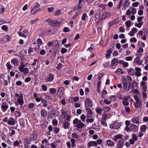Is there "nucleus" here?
Listing matches in <instances>:
<instances>
[{
	"label": "nucleus",
	"instance_id": "1",
	"mask_svg": "<svg viewBox=\"0 0 148 148\" xmlns=\"http://www.w3.org/2000/svg\"><path fill=\"white\" fill-rule=\"evenodd\" d=\"M38 137V134L36 131L34 130L33 133L30 134L28 138H25L24 141L27 144H30L32 141L35 140Z\"/></svg>",
	"mask_w": 148,
	"mask_h": 148
},
{
	"label": "nucleus",
	"instance_id": "2",
	"mask_svg": "<svg viewBox=\"0 0 148 148\" xmlns=\"http://www.w3.org/2000/svg\"><path fill=\"white\" fill-rule=\"evenodd\" d=\"M73 123L74 126L79 129H82L85 127V124L82 123L80 120L77 118H75L73 121Z\"/></svg>",
	"mask_w": 148,
	"mask_h": 148
},
{
	"label": "nucleus",
	"instance_id": "3",
	"mask_svg": "<svg viewBox=\"0 0 148 148\" xmlns=\"http://www.w3.org/2000/svg\"><path fill=\"white\" fill-rule=\"evenodd\" d=\"M45 21L48 23L49 25L53 27H57L60 23V22H58L55 21H53L50 19H46Z\"/></svg>",
	"mask_w": 148,
	"mask_h": 148
},
{
	"label": "nucleus",
	"instance_id": "4",
	"mask_svg": "<svg viewBox=\"0 0 148 148\" xmlns=\"http://www.w3.org/2000/svg\"><path fill=\"white\" fill-rule=\"evenodd\" d=\"M85 108H91L92 106V101L89 98H87L85 99Z\"/></svg>",
	"mask_w": 148,
	"mask_h": 148
},
{
	"label": "nucleus",
	"instance_id": "5",
	"mask_svg": "<svg viewBox=\"0 0 148 148\" xmlns=\"http://www.w3.org/2000/svg\"><path fill=\"white\" fill-rule=\"evenodd\" d=\"M24 103L23 96L20 95L17 99V102L15 103V105L16 106L20 105L21 106H23Z\"/></svg>",
	"mask_w": 148,
	"mask_h": 148
},
{
	"label": "nucleus",
	"instance_id": "6",
	"mask_svg": "<svg viewBox=\"0 0 148 148\" xmlns=\"http://www.w3.org/2000/svg\"><path fill=\"white\" fill-rule=\"evenodd\" d=\"M54 75L51 73H49L45 79V81L47 82H52L54 79Z\"/></svg>",
	"mask_w": 148,
	"mask_h": 148
},
{
	"label": "nucleus",
	"instance_id": "7",
	"mask_svg": "<svg viewBox=\"0 0 148 148\" xmlns=\"http://www.w3.org/2000/svg\"><path fill=\"white\" fill-rule=\"evenodd\" d=\"M120 124L119 123L114 122L111 123L110 125V127L111 129H118L120 126Z\"/></svg>",
	"mask_w": 148,
	"mask_h": 148
},
{
	"label": "nucleus",
	"instance_id": "8",
	"mask_svg": "<svg viewBox=\"0 0 148 148\" xmlns=\"http://www.w3.org/2000/svg\"><path fill=\"white\" fill-rule=\"evenodd\" d=\"M134 105L135 106V107L137 109L138 111H140L142 108V104L140 101L134 102Z\"/></svg>",
	"mask_w": 148,
	"mask_h": 148
},
{
	"label": "nucleus",
	"instance_id": "9",
	"mask_svg": "<svg viewBox=\"0 0 148 148\" xmlns=\"http://www.w3.org/2000/svg\"><path fill=\"white\" fill-rule=\"evenodd\" d=\"M134 63L139 65L142 64L143 61L140 59L139 57H137L134 59Z\"/></svg>",
	"mask_w": 148,
	"mask_h": 148
},
{
	"label": "nucleus",
	"instance_id": "10",
	"mask_svg": "<svg viewBox=\"0 0 148 148\" xmlns=\"http://www.w3.org/2000/svg\"><path fill=\"white\" fill-rule=\"evenodd\" d=\"M138 29L135 27L132 28L131 31L128 33V34L130 36H134L135 34L137 32Z\"/></svg>",
	"mask_w": 148,
	"mask_h": 148
},
{
	"label": "nucleus",
	"instance_id": "11",
	"mask_svg": "<svg viewBox=\"0 0 148 148\" xmlns=\"http://www.w3.org/2000/svg\"><path fill=\"white\" fill-rule=\"evenodd\" d=\"M8 108V105L7 104L5 103H3L1 106V110L3 112H5L6 111Z\"/></svg>",
	"mask_w": 148,
	"mask_h": 148
},
{
	"label": "nucleus",
	"instance_id": "12",
	"mask_svg": "<svg viewBox=\"0 0 148 148\" xmlns=\"http://www.w3.org/2000/svg\"><path fill=\"white\" fill-rule=\"evenodd\" d=\"M130 130L131 132H136L138 130L137 126L134 124H131L130 125Z\"/></svg>",
	"mask_w": 148,
	"mask_h": 148
},
{
	"label": "nucleus",
	"instance_id": "13",
	"mask_svg": "<svg viewBox=\"0 0 148 148\" xmlns=\"http://www.w3.org/2000/svg\"><path fill=\"white\" fill-rule=\"evenodd\" d=\"M15 120L12 117H10L8 121V123L10 125H14L15 124Z\"/></svg>",
	"mask_w": 148,
	"mask_h": 148
},
{
	"label": "nucleus",
	"instance_id": "14",
	"mask_svg": "<svg viewBox=\"0 0 148 148\" xmlns=\"http://www.w3.org/2000/svg\"><path fill=\"white\" fill-rule=\"evenodd\" d=\"M123 84L124 88L125 89L127 86V81L126 79L124 76L122 77Z\"/></svg>",
	"mask_w": 148,
	"mask_h": 148
},
{
	"label": "nucleus",
	"instance_id": "15",
	"mask_svg": "<svg viewBox=\"0 0 148 148\" xmlns=\"http://www.w3.org/2000/svg\"><path fill=\"white\" fill-rule=\"evenodd\" d=\"M90 108H85L86 111L87 112V118H90L92 114V112Z\"/></svg>",
	"mask_w": 148,
	"mask_h": 148
},
{
	"label": "nucleus",
	"instance_id": "16",
	"mask_svg": "<svg viewBox=\"0 0 148 148\" xmlns=\"http://www.w3.org/2000/svg\"><path fill=\"white\" fill-rule=\"evenodd\" d=\"M88 147H97V143L96 141H90L87 144Z\"/></svg>",
	"mask_w": 148,
	"mask_h": 148
},
{
	"label": "nucleus",
	"instance_id": "17",
	"mask_svg": "<svg viewBox=\"0 0 148 148\" xmlns=\"http://www.w3.org/2000/svg\"><path fill=\"white\" fill-rule=\"evenodd\" d=\"M36 42L38 44L37 45V47L36 49H37L39 50L40 49V45H42L43 42L42 40L40 38H38Z\"/></svg>",
	"mask_w": 148,
	"mask_h": 148
},
{
	"label": "nucleus",
	"instance_id": "18",
	"mask_svg": "<svg viewBox=\"0 0 148 148\" xmlns=\"http://www.w3.org/2000/svg\"><path fill=\"white\" fill-rule=\"evenodd\" d=\"M41 116L43 118L46 117L47 114V111L45 110L42 109L41 110Z\"/></svg>",
	"mask_w": 148,
	"mask_h": 148
},
{
	"label": "nucleus",
	"instance_id": "19",
	"mask_svg": "<svg viewBox=\"0 0 148 148\" xmlns=\"http://www.w3.org/2000/svg\"><path fill=\"white\" fill-rule=\"evenodd\" d=\"M124 142L121 140H119L117 143L116 147L118 148H122L124 145Z\"/></svg>",
	"mask_w": 148,
	"mask_h": 148
},
{
	"label": "nucleus",
	"instance_id": "20",
	"mask_svg": "<svg viewBox=\"0 0 148 148\" xmlns=\"http://www.w3.org/2000/svg\"><path fill=\"white\" fill-rule=\"evenodd\" d=\"M131 121L132 123L136 124H138L139 123V118L137 116H135L133 118Z\"/></svg>",
	"mask_w": 148,
	"mask_h": 148
},
{
	"label": "nucleus",
	"instance_id": "21",
	"mask_svg": "<svg viewBox=\"0 0 148 148\" xmlns=\"http://www.w3.org/2000/svg\"><path fill=\"white\" fill-rule=\"evenodd\" d=\"M12 128H13V129H16L14 127H10L9 128V131H11V132H10L9 133V135L11 136L14 135L16 133L15 131L14 130L12 129Z\"/></svg>",
	"mask_w": 148,
	"mask_h": 148
},
{
	"label": "nucleus",
	"instance_id": "22",
	"mask_svg": "<svg viewBox=\"0 0 148 148\" xmlns=\"http://www.w3.org/2000/svg\"><path fill=\"white\" fill-rule=\"evenodd\" d=\"M118 59L116 58H114L111 61L112 64L114 66H116L118 65Z\"/></svg>",
	"mask_w": 148,
	"mask_h": 148
},
{
	"label": "nucleus",
	"instance_id": "23",
	"mask_svg": "<svg viewBox=\"0 0 148 148\" xmlns=\"http://www.w3.org/2000/svg\"><path fill=\"white\" fill-rule=\"evenodd\" d=\"M11 62L15 66H17L18 64V60L16 58L12 59Z\"/></svg>",
	"mask_w": 148,
	"mask_h": 148
},
{
	"label": "nucleus",
	"instance_id": "24",
	"mask_svg": "<svg viewBox=\"0 0 148 148\" xmlns=\"http://www.w3.org/2000/svg\"><path fill=\"white\" fill-rule=\"evenodd\" d=\"M106 145L107 146H109L110 147H113L114 145V143L111 140H108L106 141Z\"/></svg>",
	"mask_w": 148,
	"mask_h": 148
},
{
	"label": "nucleus",
	"instance_id": "25",
	"mask_svg": "<svg viewBox=\"0 0 148 148\" xmlns=\"http://www.w3.org/2000/svg\"><path fill=\"white\" fill-rule=\"evenodd\" d=\"M33 95L34 97L35 98V100L37 102H39L41 100V101L42 98L41 97H40V98L38 97V95L36 93H34Z\"/></svg>",
	"mask_w": 148,
	"mask_h": 148
},
{
	"label": "nucleus",
	"instance_id": "26",
	"mask_svg": "<svg viewBox=\"0 0 148 148\" xmlns=\"http://www.w3.org/2000/svg\"><path fill=\"white\" fill-rule=\"evenodd\" d=\"M130 5V3L129 0H125L124 3L122 5V6L125 8L129 7Z\"/></svg>",
	"mask_w": 148,
	"mask_h": 148
},
{
	"label": "nucleus",
	"instance_id": "27",
	"mask_svg": "<svg viewBox=\"0 0 148 148\" xmlns=\"http://www.w3.org/2000/svg\"><path fill=\"white\" fill-rule=\"evenodd\" d=\"M19 122L20 125L22 127V128L25 127V123L23 119H20L19 120Z\"/></svg>",
	"mask_w": 148,
	"mask_h": 148
},
{
	"label": "nucleus",
	"instance_id": "28",
	"mask_svg": "<svg viewBox=\"0 0 148 148\" xmlns=\"http://www.w3.org/2000/svg\"><path fill=\"white\" fill-rule=\"evenodd\" d=\"M128 73L130 75L133 76L135 74V70L134 69L130 68L128 69Z\"/></svg>",
	"mask_w": 148,
	"mask_h": 148
},
{
	"label": "nucleus",
	"instance_id": "29",
	"mask_svg": "<svg viewBox=\"0 0 148 148\" xmlns=\"http://www.w3.org/2000/svg\"><path fill=\"white\" fill-rule=\"evenodd\" d=\"M70 125V123L68 121H66L63 123V127L65 129L68 128Z\"/></svg>",
	"mask_w": 148,
	"mask_h": 148
},
{
	"label": "nucleus",
	"instance_id": "30",
	"mask_svg": "<svg viewBox=\"0 0 148 148\" xmlns=\"http://www.w3.org/2000/svg\"><path fill=\"white\" fill-rule=\"evenodd\" d=\"M123 135L121 134H118L115 136L113 138V140L115 141H116L118 139H121L123 136Z\"/></svg>",
	"mask_w": 148,
	"mask_h": 148
},
{
	"label": "nucleus",
	"instance_id": "31",
	"mask_svg": "<svg viewBox=\"0 0 148 148\" xmlns=\"http://www.w3.org/2000/svg\"><path fill=\"white\" fill-rule=\"evenodd\" d=\"M125 25L126 26V27L127 28L126 30H128L127 29L129 28L132 25L131 21L129 20L128 21L125 22Z\"/></svg>",
	"mask_w": 148,
	"mask_h": 148
},
{
	"label": "nucleus",
	"instance_id": "32",
	"mask_svg": "<svg viewBox=\"0 0 148 148\" xmlns=\"http://www.w3.org/2000/svg\"><path fill=\"white\" fill-rule=\"evenodd\" d=\"M64 87H60L58 90L57 93L58 96H59V93H60L62 92V94H63L64 93Z\"/></svg>",
	"mask_w": 148,
	"mask_h": 148
},
{
	"label": "nucleus",
	"instance_id": "33",
	"mask_svg": "<svg viewBox=\"0 0 148 148\" xmlns=\"http://www.w3.org/2000/svg\"><path fill=\"white\" fill-rule=\"evenodd\" d=\"M94 48L95 47L94 44H91L90 45V47L88 48L87 49V51H89L91 53L92 52L93 50L94 49Z\"/></svg>",
	"mask_w": 148,
	"mask_h": 148
},
{
	"label": "nucleus",
	"instance_id": "34",
	"mask_svg": "<svg viewBox=\"0 0 148 148\" xmlns=\"http://www.w3.org/2000/svg\"><path fill=\"white\" fill-rule=\"evenodd\" d=\"M22 142L21 140H19V141H18V140H16L14 142V147L18 146Z\"/></svg>",
	"mask_w": 148,
	"mask_h": 148
},
{
	"label": "nucleus",
	"instance_id": "35",
	"mask_svg": "<svg viewBox=\"0 0 148 148\" xmlns=\"http://www.w3.org/2000/svg\"><path fill=\"white\" fill-rule=\"evenodd\" d=\"M71 143L72 147L73 148L75 147L76 145L75 141L76 140L75 139L72 138L70 140Z\"/></svg>",
	"mask_w": 148,
	"mask_h": 148
},
{
	"label": "nucleus",
	"instance_id": "36",
	"mask_svg": "<svg viewBox=\"0 0 148 148\" xmlns=\"http://www.w3.org/2000/svg\"><path fill=\"white\" fill-rule=\"evenodd\" d=\"M124 110L125 112L128 114L130 113L131 111L130 108L129 106L125 107Z\"/></svg>",
	"mask_w": 148,
	"mask_h": 148
},
{
	"label": "nucleus",
	"instance_id": "37",
	"mask_svg": "<svg viewBox=\"0 0 148 148\" xmlns=\"http://www.w3.org/2000/svg\"><path fill=\"white\" fill-rule=\"evenodd\" d=\"M41 103H43V105L42 106L45 107H46L47 105L48 104L47 103V101L45 99H41Z\"/></svg>",
	"mask_w": 148,
	"mask_h": 148
},
{
	"label": "nucleus",
	"instance_id": "38",
	"mask_svg": "<svg viewBox=\"0 0 148 148\" xmlns=\"http://www.w3.org/2000/svg\"><path fill=\"white\" fill-rule=\"evenodd\" d=\"M73 138L77 139V140L79 139V136L76 133H73L71 135Z\"/></svg>",
	"mask_w": 148,
	"mask_h": 148
},
{
	"label": "nucleus",
	"instance_id": "39",
	"mask_svg": "<svg viewBox=\"0 0 148 148\" xmlns=\"http://www.w3.org/2000/svg\"><path fill=\"white\" fill-rule=\"evenodd\" d=\"M122 103L123 105L125 107L128 106L129 105V102L128 101L123 100L122 101Z\"/></svg>",
	"mask_w": 148,
	"mask_h": 148
},
{
	"label": "nucleus",
	"instance_id": "40",
	"mask_svg": "<svg viewBox=\"0 0 148 148\" xmlns=\"http://www.w3.org/2000/svg\"><path fill=\"white\" fill-rule=\"evenodd\" d=\"M108 119V116L106 113L104 112L103 113L102 115V118L101 119L106 120Z\"/></svg>",
	"mask_w": 148,
	"mask_h": 148
},
{
	"label": "nucleus",
	"instance_id": "41",
	"mask_svg": "<svg viewBox=\"0 0 148 148\" xmlns=\"http://www.w3.org/2000/svg\"><path fill=\"white\" fill-rule=\"evenodd\" d=\"M111 15V14L109 12H105L102 14V16H104V19H105L106 17H110Z\"/></svg>",
	"mask_w": 148,
	"mask_h": 148
},
{
	"label": "nucleus",
	"instance_id": "42",
	"mask_svg": "<svg viewBox=\"0 0 148 148\" xmlns=\"http://www.w3.org/2000/svg\"><path fill=\"white\" fill-rule=\"evenodd\" d=\"M111 110V108L108 106H105L103 108V110L105 112L110 111Z\"/></svg>",
	"mask_w": 148,
	"mask_h": 148
},
{
	"label": "nucleus",
	"instance_id": "43",
	"mask_svg": "<svg viewBox=\"0 0 148 148\" xmlns=\"http://www.w3.org/2000/svg\"><path fill=\"white\" fill-rule=\"evenodd\" d=\"M109 98L111 101H114L116 100V96L111 95L109 96Z\"/></svg>",
	"mask_w": 148,
	"mask_h": 148
},
{
	"label": "nucleus",
	"instance_id": "44",
	"mask_svg": "<svg viewBox=\"0 0 148 148\" xmlns=\"http://www.w3.org/2000/svg\"><path fill=\"white\" fill-rule=\"evenodd\" d=\"M25 66L23 64H21L18 66V69L20 70L21 72H23V69H25Z\"/></svg>",
	"mask_w": 148,
	"mask_h": 148
},
{
	"label": "nucleus",
	"instance_id": "45",
	"mask_svg": "<svg viewBox=\"0 0 148 148\" xmlns=\"http://www.w3.org/2000/svg\"><path fill=\"white\" fill-rule=\"evenodd\" d=\"M101 124L102 125L105 126V127H106L107 126V125L106 122V120L101 119Z\"/></svg>",
	"mask_w": 148,
	"mask_h": 148
},
{
	"label": "nucleus",
	"instance_id": "46",
	"mask_svg": "<svg viewBox=\"0 0 148 148\" xmlns=\"http://www.w3.org/2000/svg\"><path fill=\"white\" fill-rule=\"evenodd\" d=\"M147 129V126L146 125H143L140 127V130L142 132H145Z\"/></svg>",
	"mask_w": 148,
	"mask_h": 148
},
{
	"label": "nucleus",
	"instance_id": "47",
	"mask_svg": "<svg viewBox=\"0 0 148 148\" xmlns=\"http://www.w3.org/2000/svg\"><path fill=\"white\" fill-rule=\"evenodd\" d=\"M38 10L35 8L34 7L31 8L30 11V12L31 14H35L36 11Z\"/></svg>",
	"mask_w": 148,
	"mask_h": 148
},
{
	"label": "nucleus",
	"instance_id": "48",
	"mask_svg": "<svg viewBox=\"0 0 148 148\" xmlns=\"http://www.w3.org/2000/svg\"><path fill=\"white\" fill-rule=\"evenodd\" d=\"M6 66L7 67L8 70L9 71H10V69L12 67V66L10 62H7L6 64Z\"/></svg>",
	"mask_w": 148,
	"mask_h": 148
},
{
	"label": "nucleus",
	"instance_id": "49",
	"mask_svg": "<svg viewBox=\"0 0 148 148\" xmlns=\"http://www.w3.org/2000/svg\"><path fill=\"white\" fill-rule=\"evenodd\" d=\"M138 137L135 134H133L132 135V139L136 141L138 140Z\"/></svg>",
	"mask_w": 148,
	"mask_h": 148
},
{
	"label": "nucleus",
	"instance_id": "50",
	"mask_svg": "<svg viewBox=\"0 0 148 148\" xmlns=\"http://www.w3.org/2000/svg\"><path fill=\"white\" fill-rule=\"evenodd\" d=\"M80 118L82 122H84L85 121L86 117L84 114H82L81 115Z\"/></svg>",
	"mask_w": 148,
	"mask_h": 148
},
{
	"label": "nucleus",
	"instance_id": "51",
	"mask_svg": "<svg viewBox=\"0 0 148 148\" xmlns=\"http://www.w3.org/2000/svg\"><path fill=\"white\" fill-rule=\"evenodd\" d=\"M14 114L16 117H18L21 116V113L20 111H16L14 112Z\"/></svg>",
	"mask_w": 148,
	"mask_h": 148
},
{
	"label": "nucleus",
	"instance_id": "52",
	"mask_svg": "<svg viewBox=\"0 0 148 148\" xmlns=\"http://www.w3.org/2000/svg\"><path fill=\"white\" fill-rule=\"evenodd\" d=\"M56 88H51L49 89V91L52 94H55L56 92Z\"/></svg>",
	"mask_w": 148,
	"mask_h": 148
},
{
	"label": "nucleus",
	"instance_id": "53",
	"mask_svg": "<svg viewBox=\"0 0 148 148\" xmlns=\"http://www.w3.org/2000/svg\"><path fill=\"white\" fill-rule=\"evenodd\" d=\"M115 73L118 74H123V72L121 69H118L116 71Z\"/></svg>",
	"mask_w": 148,
	"mask_h": 148
},
{
	"label": "nucleus",
	"instance_id": "54",
	"mask_svg": "<svg viewBox=\"0 0 148 148\" xmlns=\"http://www.w3.org/2000/svg\"><path fill=\"white\" fill-rule=\"evenodd\" d=\"M38 20L39 19L38 18H36L34 20H31L30 21V23L31 25L37 22Z\"/></svg>",
	"mask_w": 148,
	"mask_h": 148
},
{
	"label": "nucleus",
	"instance_id": "55",
	"mask_svg": "<svg viewBox=\"0 0 148 148\" xmlns=\"http://www.w3.org/2000/svg\"><path fill=\"white\" fill-rule=\"evenodd\" d=\"M117 97L119 99L122 100L123 99V95L120 92H118L116 95Z\"/></svg>",
	"mask_w": 148,
	"mask_h": 148
},
{
	"label": "nucleus",
	"instance_id": "56",
	"mask_svg": "<svg viewBox=\"0 0 148 148\" xmlns=\"http://www.w3.org/2000/svg\"><path fill=\"white\" fill-rule=\"evenodd\" d=\"M28 107L30 109H32L34 107V104L33 103H31L28 104Z\"/></svg>",
	"mask_w": 148,
	"mask_h": 148
},
{
	"label": "nucleus",
	"instance_id": "57",
	"mask_svg": "<svg viewBox=\"0 0 148 148\" xmlns=\"http://www.w3.org/2000/svg\"><path fill=\"white\" fill-rule=\"evenodd\" d=\"M4 38L5 39L8 41H10L11 39V37L8 35H6L4 36Z\"/></svg>",
	"mask_w": 148,
	"mask_h": 148
},
{
	"label": "nucleus",
	"instance_id": "58",
	"mask_svg": "<svg viewBox=\"0 0 148 148\" xmlns=\"http://www.w3.org/2000/svg\"><path fill=\"white\" fill-rule=\"evenodd\" d=\"M5 9L3 6L0 5V14L5 12Z\"/></svg>",
	"mask_w": 148,
	"mask_h": 148
},
{
	"label": "nucleus",
	"instance_id": "59",
	"mask_svg": "<svg viewBox=\"0 0 148 148\" xmlns=\"http://www.w3.org/2000/svg\"><path fill=\"white\" fill-rule=\"evenodd\" d=\"M102 111V110L99 108H97L96 110V111L98 114H101Z\"/></svg>",
	"mask_w": 148,
	"mask_h": 148
},
{
	"label": "nucleus",
	"instance_id": "60",
	"mask_svg": "<svg viewBox=\"0 0 148 148\" xmlns=\"http://www.w3.org/2000/svg\"><path fill=\"white\" fill-rule=\"evenodd\" d=\"M1 29L5 31H7L8 30V28L7 25H3L1 27Z\"/></svg>",
	"mask_w": 148,
	"mask_h": 148
},
{
	"label": "nucleus",
	"instance_id": "61",
	"mask_svg": "<svg viewBox=\"0 0 148 148\" xmlns=\"http://www.w3.org/2000/svg\"><path fill=\"white\" fill-rule=\"evenodd\" d=\"M18 34L19 36H20L23 37L25 38H26L27 37V35L21 32H18Z\"/></svg>",
	"mask_w": 148,
	"mask_h": 148
},
{
	"label": "nucleus",
	"instance_id": "62",
	"mask_svg": "<svg viewBox=\"0 0 148 148\" xmlns=\"http://www.w3.org/2000/svg\"><path fill=\"white\" fill-rule=\"evenodd\" d=\"M103 101L104 103L107 105H109L112 102V101H109L108 99H104Z\"/></svg>",
	"mask_w": 148,
	"mask_h": 148
},
{
	"label": "nucleus",
	"instance_id": "63",
	"mask_svg": "<svg viewBox=\"0 0 148 148\" xmlns=\"http://www.w3.org/2000/svg\"><path fill=\"white\" fill-rule=\"evenodd\" d=\"M64 117L65 118L66 120L68 121H70L71 119V117L70 115L69 114H66L65 116L64 115Z\"/></svg>",
	"mask_w": 148,
	"mask_h": 148
},
{
	"label": "nucleus",
	"instance_id": "64",
	"mask_svg": "<svg viewBox=\"0 0 148 148\" xmlns=\"http://www.w3.org/2000/svg\"><path fill=\"white\" fill-rule=\"evenodd\" d=\"M94 121V119H87L86 121V122L87 123H92Z\"/></svg>",
	"mask_w": 148,
	"mask_h": 148
}]
</instances>
